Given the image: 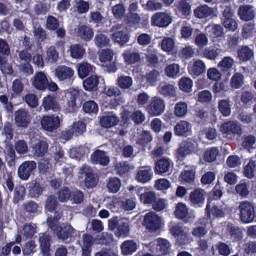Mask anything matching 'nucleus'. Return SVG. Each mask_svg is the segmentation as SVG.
Here are the masks:
<instances>
[{"instance_id": "nucleus-25", "label": "nucleus", "mask_w": 256, "mask_h": 256, "mask_svg": "<svg viewBox=\"0 0 256 256\" xmlns=\"http://www.w3.org/2000/svg\"><path fill=\"white\" fill-rule=\"evenodd\" d=\"M77 33L78 36L86 41L90 40L94 36L92 30L85 25L80 26L78 28Z\"/></svg>"}, {"instance_id": "nucleus-53", "label": "nucleus", "mask_w": 256, "mask_h": 256, "mask_svg": "<svg viewBox=\"0 0 256 256\" xmlns=\"http://www.w3.org/2000/svg\"><path fill=\"white\" fill-rule=\"evenodd\" d=\"M36 232V226L35 224H26L24 225L22 229V234L26 238H32Z\"/></svg>"}, {"instance_id": "nucleus-2", "label": "nucleus", "mask_w": 256, "mask_h": 256, "mask_svg": "<svg viewBox=\"0 0 256 256\" xmlns=\"http://www.w3.org/2000/svg\"><path fill=\"white\" fill-rule=\"evenodd\" d=\"M166 104L164 100L158 96L153 97L146 107L148 112L153 116L162 114L165 110Z\"/></svg>"}, {"instance_id": "nucleus-55", "label": "nucleus", "mask_w": 256, "mask_h": 256, "mask_svg": "<svg viewBox=\"0 0 256 256\" xmlns=\"http://www.w3.org/2000/svg\"><path fill=\"white\" fill-rule=\"evenodd\" d=\"M70 129L74 134L78 136L86 131V125L81 121L74 122Z\"/></svg>"}, {"instance_id": "nucleus-26", "label": "nucleus", "mask_w": 256, "mask_h": 256, "mask_svg": "<svg viewBox=\"0 0 256 256\" xmlns=\"http://www.w3.org/2000/svg\"><path fill=\"white\" fill-rule=\"evenodd\" d=\"M88 152V148L84 146L72 148L69 152L70 157L76 159H80Z\"/></svg>"}, {"instance_id": "nucleus-45", "label": "nucleus", "mask_w": 256, "mask_h": 256, "mask_svg": "<svg viewBox=\"0 0 256 256\" xmlns=\"http://www.w3.org/2000/svg\"><path fill=\"white\" fill-rule=\"evenodd\" d=\"M46 58L52 63L56 62L59 58L58 52L54 46H50L46 48Z\"/></svg>"}, {"instance_id": "nucleus-44", "label": "nucleus", "mask_w": 256, "mask_h": 256, "mask_svg": "<svg viewBox=\"0 0 256 256\" xmlns=\"http://www.w3.org/2000/svg\"><path fill=\"white\" fill-rule=\"evenodd\" d=\"M94 42L97 46L103 47L108 46L110 42V40L108 36L100 34L96 36Z\"/></svg>"}, {"instance_id": "nucleus-28", "label": "nucleus", "mask_w": 256, "mask_h": 256, "mask_svg": "<svg viewBox=\"0 0 256 256\" xmlns=\"http://www.w3.org/2000/svg\"><path fill=\"white\" fill-rule=\"evenodd\" d=\"M136 244L133 240L124 241L121 245V250L124 255L130 254L137 250Z\"/></svg>"}, {"instance_id": "nucleus-37", "label": "nucleus", "mask_w": 256, "mask_h": 256, "mask_svg": "<svg viewBox=\"0 0 256 256\" xmlns=\"http://www.w3.org/2000/svg\"><path fill=\"white\" fill-rule=\"evenodd\" d=\"M130 232L129 222L127 220H122L118 227V234L120 236H128Z\"/></svg>"}, {"instance_id": "nucleus-57", "label": "nucleus", "mask_w": 256, "mask_h": 256, "mask_svg": "<svg viewBox=\"0 0 256 256\" xmlns=\"http://www.w3.org/2000/svg\"><path fill=\"white\" fill-rule=\"evenodd\" d=\"M206 66L204 63L201 60H198L193 63V74L196 76H199L204 72Z\"/></svg>"}, {"instance_id": "nucleus-18", "label": "nucleus", "mask_w": 256, "mask_h": 256, "mask_svg": "<svg viewBox=\"0 0 256 256\" xmlns=\"http://www.w3.org/2000/svg\"><path fill=\"white\" fill-rule=\"evenodd\" d=\"M75 232L76 230L70 224L60 228V230L56 232L58 238L64 240L72 237Z\"/></svg>"}, {"instance_id": "nucleus-9", "label": "nucleus", "mask_w": 256, "mask_h": 256, "mask_svg": "<svg viewBox=\"0 0 256 256\" xmlns=\"http://www.w3.org/2000/svg\"><path fill=\"white\" fill-rule=\"evenodd\" d=\"M74 74V70L66 66H58L56 68L54 75L60 81L72 78Z\"/></svg>"}, {"instance_id": "nucleus-11", "label": "nucleus", "mask_w": 256, "mask_h": 256, "mask_svg": "<svg viewBox=\"0 0 256 256\" xmlns=\"http://www.w3.org/2000/svg\"><path fill=\"white\" fill-rule=\"evenodd\" d=\"M188 232L187 228H182L179 225L173 226L170 228V233L180 244H185L188 241Z\"/></svg>"}, {"instance_id": "nucleus-51", "label": "nucleus", "mask_w": 256, "mask_h": 256, "mask_svg": "<svg viewBox=\"0 0 256 256\" xmlns=\"http://www.w3.org/2000/svg\"><path fill=\"white\" fill-rule=\"evenodd\" d=\"M222 50L220 48L213 49H206L204 52V56L206 58L214 60L221 55Z\"/></svg>"}, {"instance_id": "nucleus-59", "label": "nucleus", "mask_w": 256, "mask_h": 256, "mask_svg": "<svg viewBox=\"0 0 256 256\" xmlns=\"http://www.w3.org/2000/svg\"><path fill=\"white\" fill-rule=\"evenodd\" d=\"M83 110L87 113H96L98 110V104L93 100H89L83 104Z\"/></svg>"}, {"instance_id": "nucleus-52", "label": "nucleus", "mask_w": 256, "mask_h": 256, "mask_svg": "<svg viewBox=\"0 0 256 256\" xmlns=\"http://www.w3.org/2000/svg\"><path fill=\"white\" fill-rule=\"evenodd\" d=\"M121 186L120 180L116 178L113 177L110 179L108 184V188L110 191L113 193H116L118 191Z\"/></svg>"}, {"instance_id": "nucleus-46", "label": "nucleus", "mask_w": 256, "mask_h": 256, "mask_svg": "<svg viewBox=\"0 0 256 256\" xmlns=\"http://www.w3.org/2000/svg\"><path fill=\"white\" fill-rule=\"evenodd\" d=\"M166 75L170 78H176L180 76V66L178 64H173L168 66L165 68Z\"/></svg>"}, {"instance_id": "nucleus-20", "label": "nucleus", "mask_w": 256, "mask_h": 256, "mask_svg": "<svg viewBox=\"0 0 256 256\" xmlns=\"http://www.w3.org/2000/svg\"><path fill=\"white\" fill-rule=\"evenodd\" d=\"M230 126L231 134L240 135L242 134V128L239 124L235 122L228 121L222 124L220 127V131L222 132H228V127Z\"/></svg>"}, {"instance_id": "nucleus-39", "label": "nucleus", "mask_w": 256, "mask_h": 256, "mask_svg": "<svg viewBox=\"0 0 256 256\" xmlns=\"http://www.w3.org/2000/svg\"><path fill=\"white\" fill-rule=\"evenodd\" d=\"M191 143L183 142L180 147L177 150V157L178 160H183L186 154L190 153Z\"/></svg>"}, {"instance_id": "nucleus-6", "label": "nucleus", "mask_w": 256, "mask_h": 256, "mask_svg": "<svg viewBox=\"0 0 256 256\" xmlns=\"http://www.w3.org/2000/svg\"><path fill=\"white\" fill-rule=\"evenodd\" d=\"M80 174L84 178V185L87 188H92L98 183V179L94 176L92 170L88 166H83L80 170Z\"/></svg>"}, {"instance_id": "nucleus-7", "label": "nucleus", "mask_w": 256, "mask_h": 256, "mask_svg": "<svg viewBox=\"0 0 256 256\" xmlns=\"http://www.w3.org/2000/svg\"><path fill=\"white\" fill-rule=\"evenodd\" d=\"M120 28L121 26L120 24L114 26L110 30V32H112L110 36L112 40L115 42L120 46H123L128 41L129 37L125 32L120 30Z\"/></svg>"}, {"instance_id": "nucleus-49", "label": "nucleus", "mask_w": 256, "mask_h": 256, "mask_svg": "<svg viewBox=\"0 0 256 256\" xmlns=\"http://www.w3.org/2000/svg\"><path fill=\"white\" fill-rule=\"evenodd\" d=\"M98 83V78L96 76H92L84 81L83 86L86 90H91Z\"/></svg>"}, {"instance_id": "nucleus-47", "label": "nucleus", "mask_w": 256, "mask_h": 256, "mask_svg": "<svg viewBox=\"0 0 256 256\" xmlns=\"http://www.w3.org/2000/svg\"><path fill=\"white\" fill-rule=\"evenodd\" d=\"M188 212V210L185 204L179 202L176 205L174 214L178 218L180 219L184 218L187 216Z\"/></svg>"}, {"instance_id": "nucleus-21", "label": "nucleus", "mask_w": 256, "mask_h": 256, "mask_svg": "<svg viewBox=\"0 0 256 256\" xmlns=\"http://www.w3.org/2000/svg\"><path fill=\"white\" fill-rule=\"evenodd\" d=\"M76 69L79 77L84 78L92 71L93 67L87 62H83L76 65Z\"/></svg>"}, {"instance_id": "nucleus-29", "label": "nucleus", "mask_w": 256, "mask_h": 256, "mask_svg": "<svg viewBox=\"0 0 256 256\" xmlns=\"http://www.w3.org/2000/svg\"><path fill=\"white\" fill-rule=\"evenodd\" d=\"M158 92L164 96H176V89L172 84H160L158 87Z\"/></svg>"}, {"instance_id": "nucleus-64", "label": "nucleus", "mask_w": 256, "mask_h": 256, "mask_svg": "<svg viewBox=\"0 0 256 256\" xmlns=\"http://www.w3.org/2000/svg\"><path fill=\"white\" fill-rule=\"evenodd\" d=\"M179 87L186 92H189L192 87V81L190 78H182L179 81Z\"/></svg>"}, {"instance_id": "nucleus-5", "label": "nucleus", "mask_w": 256, "mask_h": 256, "mask_svg": "<svg viewBox=\"0 0 256 256\" xmlns=\"http://www.w3.org/2000/svg\"><path fill=\"white\" fill-rule=\"evenodd\" d=\"M36 168V163L34 160L25 161L18 168V176L24 180H27Z\"/></svg>"}, {"instance_id": "nucleus-16", "label": "nucleus", "mask_w": 256, "mask_h": 256, "mask_svg": "<svg viewBox=\"0 0 256 256\" xmlns=\"http://www.w3.org/2000/svg\"><path fill=\"white\" fill-rule=\"evenodd\" d=\"M253 7L250 5H243L240 7L238 14L241 20L244 21L252 20L255 16Z\"/></svg>"}, {"instance_id": "nucleus-22", "label": "nucleus", "mask_w": 256, "mask_h": 256, "mask_svg": "<svg viewBox=\"0 0 256 256\" xmlns=\"http://www.w3.org/2000/svg\"><path fill=\"white\" fill-rule=\"evenodd\" d=\"M42 106L46 111L50 110L56 111L58 109L55 98L50 95H48L43 98Z\"/></svg>"}, {"instance_id": "nucleus-60", "label": "nucleus", "mask_w": 256, "mask_h": 256, "mask_svg": "<svg viewBox=\"0 0 256 256\" xmlns=\"http://www.w3.org/2000/svg\"><path fill=\"white\" fill-rule=\"evenodd\" d=\"M58 204L56 198L54 195H50L48 197L46 202L45 206L46 210L50 212H52L56 210Z\"/></svg>"}, {"instance_id": "nucleus-19", "label": "nucleus", "mask_w": 256, "mask_h": 256, "mask_svg": "<svg viewBox=\"0 0 256 256\" xmlns=\"http://www.w3.org/2000/svg\"><path fill=\"white\" fill-rule=\"evenodd\" d=\"M38 242L40 246L44 256H48L50 255L49 250L50 247V237L49 236L44 234H39Z\"/></svg>"}, {"instance_id": "nucleus-61", "label": "nucleus", "mask_w": 256, "mask_h": 256, "mask_svg": "<svg viewBox=\"0 0 256 256\" xmlns=\"http://www.w3.org/2000/svg\"><path fill=\"white\" fill-rule=\"evenodd\" d=\"M36 245L33 240H30L26 242L22 249L24 255L29 256L34 254L36 252Z\"/></svg>"}, {"instance_id": "nucleus-62", "label": "nucleus", "mask_w": 256, "mask_h": 256, "mask_svg": "<svg viewBox=\"0 0 256 256\" xmlns=\"http://www.w3.org/2000/svg\"><path fill=\"white\" fill-rule=\"evenodd\" d=\"M134 168V166L130 165L126 162L117 163L116 166V170L120 174H126Z\"/></svg>"}, {"instance_id": "nucleus-41", "label": "nucleus", "mask_w": 256, "mask_h": 256, "mask_svg": "<svg viewBox=\"0 0 256 256\" xmlns=\"http://www.w3.org/2000/svg\"><path fill=\"white\" fill-rule=\"evenodd\" d=\"M212 12V10L206 5L199 6L194 10V14L198 18L207 17L210 16Z\"/></svg>"}, {"instance_id": "nucleus-15", "label": "nucleus", "mask_w": 256, "mask_h": 256, "mask_svg": "<svg viewBox=\"0 0 256 256\" xmlns=\"http://www.w3.org/2000/svg\"><path fill=\"white\" fill-rule=\"evenodd\" d=\"M90 159L93 163L102 166H107L110 162V158L106 152L99 150H96L91 155Z\"/></svg>"}, {"instance_id": "nucleus-56", "label": "nucleus", "mask_w": 256, "mask_h": 256, "mask_svg": "<svg viewBox=\"0 0 256 256\" xmlns=\"http://www.w3.org/2000/svg\"><path fill=\"white\" fill-rule=\"evenodd\" d=\"M113 51L110 49L102 50L99 54V58L102 62H110L114 56Z\"/></svg>"}, {"instance_id": "nucleus-35", "label": "nucleus", "mask_w": 256, "mask_h": 256, "mask_svg": "<svg viewBox=\"0 0 256 256\" xmlns=\"http://www.w3.org/2000/svg\"><path fill=\"white\" fill-rule=\"evenodd\" d=\"M190 124L186 121H180L174 128L176 134L182 136L190 130Z\"/></svg>"}, {"instance_id": "nucleus-40", "label": "nucleus", "mask_w": 256, "mask_h": 256, "mask_svg": "<svg viewBox=\"0 0 256 256\" xmlns=\"http://www.w3.org/2000/svg\"><path fill=\"white\" fill-rule=\"evenodd\" d=\"M254 56L252 50L246 46H242L238 51V57L242 61H246L250 60Z\"/></svg>"}, {"instance_id": "nucleus-48", "label": "nucleus", "mask_w": 256, "mask_h": 256, "mask_svg": "<svg viewBox=\"0 0 256 256\" xmlns=\"http://www.w3.org/2000/svg\"><path fill=\"white\" fill-rule=\"evenodd\" d=\"M218 154V150L216 148H211L208 149L204 154V160L208 162H214Z\"/></svg>"}, {"instance_id": "nucleus-30", "label": "nucleus", "mask_w": 256, "mask_h": 256, "mask_svg": "<svg viewBox=\"0 0 256 256\" xmlns=\"http://www.w3.org/2000/svg\"><path fill=\"white\" fill-rule=\"evenodd\" d=\"M244 174L246 177L252 178L256 174V160H251L244 166Z\"/></svg>"}, {"instance_id": "nucleus-17", "label": "nucleus", "mask_w": 256, "mask_h": 256, "mask_svg": "<svg viewBox=\"0 0 256 256\" xmlns=\"http://www.w3.org/2000/svg\"><path fill=\"white\" fill-rule=\"evenodd\" d=\"M152 177V168L150 166H146V167H142L138 170L136 176V180L140 182L146 183L150 181Z\"/></svg>"}, {"instance_id": "nucleus-24", "label": "nucleus", "mask_w": 256, "mask_h": 256, "mask_svg": "<svg viewBox=\"0 0 256 256\" xmlns=\"http://www.w3.org/2000/svg\"><path fill=\"white\" fill-rule=\"evenodd\" d=\"M48 144L46 142L40 141L32 146V150L34 156H42L47 152Z\"/></svg>"}, {"instance_id": "nucleus-12", "label": "nucleus", "mask_w": 256, "mask_h": 256, "mask_svg": "<svg viewBox=\"0 0 256 256\" xmlns=\"http://www.w3.org/2000/svg\"><path fill=\"white\" fill-rule=\"evenodd\" d=\"M172 161L168 158H162L155 163V172L160 174L168 172L172 166Z\"/></svg>"}, {"instance_id": "nucleus-33", "label": "nucleus", "mask_w": 256, "mask_h": 256, "mask_svg": "<svg viewBox=\"0 0 256 256\" xmlns=\"http://www.w3.org/2000/svg\"><path fill=\"white\" fill-rule=\"evenodd\" d=\"M68 51L70 56L74 58H82L85 52L84 49L78 44L71 45Z\"/></svg>"}, {"instance_id": "nucleus-10", "label": "nucleus", "mask_w": 256, "mask_h": 256, "mask_svg": "<svg viewBox=\"0 0 256 256\" xmlns=\"http://www.w3.org/2000/svg\"><path fill=\"white\" fill-rule=\"evenodd\" d=\"M14 120L18 126L26 128L30 124L31 117L26 110L20 109L14 113Z\"/></svg>"}, {"instance_id": "nucleus-13", "label": "nucleus", "mask_w": 256, "mask_h": 256, "mask_svg": "<svg viewBox=\"0 0 256 256\" xmlns=\"http://www.w3.org/2000/svg\"><path fill=\"white\" fill-rule=\"evenodd\" d=\"M100 124L102 127L108 128L116 126L119 122L118 118L114 114H108L100 116Z\"/></svg>"}, {"instance_id": "nucleus-4", "label": "nucleus", "mask_w": 256, "mask_h": 256, "mask_svg": "<svg viewBox=\"0 0 256 256\" xmlns=\"http://www.w3.org/2000/svg\"><path fill=\"white\" fill-rule=\"evenodd\" d=\"M172 22L170 16L164 12H156L151 17L150 23L153 26L164 28L168 26Z\"/></svg>"}, {"instance_id": "nucleus-43", "label": "nucleus", "mask_w": 256, "mask_h": 256, "mask_svg": "<svg viewBox=\"0 0 256 256\" xmlns=\"http://www.w3.org/2000/svg\"><path fill=\"white\" fill-rule=\"evenodd\" d=\"M162 254H168L170 250V244L168 241L164 238H158L156 240Z\"/></svg>"}, {"instance_id": "nucleus-8", "label": "nucleus", "mask_w": 256, "mask_h": 256, "mask_svg": "<svg viewBox=\"0 0 256 256\" xmlns=\"http://www.w3.org/2000/svg\"><path fill=\"white\" fill-rule=\"evenodd\" d=\"M60 122V118L54 116H44L41 120V124L43 128L50 132L57 129Z\"/></svg>"}, {"instance_id": "nucleus-1", "label": "nucleus", "mask_w": 256, "mask_h": 256, "mask_svg": "<svg viewBox=\"0 0 256 256\" xmlns=\"http://www.w3.org/2000/svg\"><path fill=\"white\" fill-rule=\"evenodd\" d=\"M238 210L239 211L240 220L245 224L252 222L255 217V210L254 204L248 200H242L239 202Z\"/></svg>"}, {"instance_id": "nucleus-14", "label": "nucleus", "mask_w": 256, "mask_h": 256, "mask_svg": "<svg viewBox=\"0 0 256 256\" xmlns=\"http://www.w3.org/2000/svg\"><path fill=\"white\" fill-rule=\"evenodd\" d=\"M32 85L38 90H44L48 85V78L46 74L42 72L36 73L33 78Z\"/></svg>"}, {"instance_id": "nucleus-23", "label": "nucleus", "mask_w": 256, "mask_h": 256, "mask_svg": "<svg viewBox=\"0 0 256 256\" xmlns=\"http://www.w3.org/2000/svg\"><path fill=\"white\" fill-rule=\"evenodd\" d=\"M206 211L207 216L209 218H210V214L216 218H222L225 215L224 209L215 205L211 206L209 203L206 205Z\"/></svg>"}, {"instance_id": "nucleus-42", "label": "nucleus", "mask_w": 256, "mask_h": 256, "mask_svg": "<svg viewBox=\"0 0 256 256\" xmlns=\"http://www.w3.org/2000/svg\"><path fill=\"white\" fill-rule=\"evenodd\" d=\"M226 230L232 236L238 240L242 239L243 237V234L242 230L232 224H228L226 226Z\"/></svg>"}, {"instance_id": "nucleus-54", "label": "nucleus", "mask_w": 256, "mask_h": 256, "mask_svg": "<svg viewBox=\"0 0 256 256\" xmlns=\"http://www.w3.org/2000/svg\"><path fill=\"white\" fill-rule=\"evenodd\" d=\"M171 184L166 178H160L155 181L154 187L158 190H166L170 188Z\"/></svg>"}, {"instance_id": "nucleus-3", "label": "nucleus", "mask_w": 256, "mask_h": 256, "mask_svg": "<svg viewBox=\"0 0 256 256\" xmlns=\"http://www.w3.org/2000/svg\"><path fill=\"white\" fill-rule=\"evenodd\" d=\"M144 224L150 230L154 232L160 228L162 220L154 212H150L144 216Z\"/></svg>"}, {"instance_id": "nucleus-34", "label": "nucleus", "mask_w": 256, "mask_h": 256, "mask_svg": "<svg viewBox=\"0 0 256 256\" xmlns=\"http://www.w3.org/2000/svg\"><path fill=\"white\" fill-rule=\"evenodd\" d=\"M218 108L220 113L224 116H228L231 113L230 100H220L218 103Z\"/></svg>"}, {"instance_id": "nucleus-36", "label": "nucleus", "mask_w": 256, "mask_h": 256, "mask_svg": "<svg viewBox=\"0 0 256 256\" xmlns=\"http://www.w3.org/2000/svg\"><path fill=\"white\" fill-rule=\"evenodd\" d=\"M206 192L202 189H196L193 192V205L200 206L205 199Z\"/></svg>"}, {"instance_id": "nucleus-50", "label": "nucleus", "mask_w": 256, "mask_h": 256, "mask_svg": "<svg viewBox=\"0 0 256 256\" xmlns=\"http://www.w3.org/2000/svg\"><path fill=\"white\" fill-rule=\"evenodd\" d=\"M112 10L114 16L116 18L121 19L125 14L126 8L123 4H116L112 7Z\"/></svg>"}, {"instance_id": "nucleus-58", "label": "nucleus", "mask_w": 256, "mask_h": 256, "mask_svg": "<svg viewBox=\"0 0 256 256\" xmlns=\"http://www.w3.org/2000/svg\"><path fill=\"white\" fill-rule=\"evenodd\" d=\"M174 109V114L178 117H182L187 113V104L184 102H180L176 104Z\"/></svg>"}, {"instance_id": "nucleus-63", "label": "nucleus", "mask_w": 256, "mask_h": 256, "mask_svg": "<svg viewBox=\"0 0 256 256\" xmlns=\"http://www.w3.org/2000/svg\"><path fill=\"white\" fill-rule=\"evenodd\" d=\"M256 142V138L253 136H248L244 138L242 142V146L250 151L251 149L256 148L254 146Z\"/></svg>"}, {"instance_id": "nucleus-31", "label": "nucleus", "mask_w": 256, "mask_h": 256, "mask_svg": "<svg viewBox=\"0 0 256 256\" xmlns=\"http://www.w3.org/2000/svg\"><path fill=\"white\" fill-rule=\"evenodd\" d=\"M133 80L130 76H121L116 80V84L122 89H128L132 85Z\"/></svg>"}, {"instance_id": "nucleus-27", "label": "nucleus", "mask_w": 256, "mask_h": 256, "mask_svg": "<svg viewBox=\"0 0 256 256\" xmlns=\"http://www.w3.org/2000/svg\"><path fill=\"white\" fill-rule=\"evenodd\" d=\"M122 56L125 62L128 64H135L140 60V56L137 52L126 51L122 54Z\"/></svg>"}, {"instance_id": "nucleus-32", "label": "nucleus", "mask_w": 256, "mask_h": 256, "mask_svg": "<svg viewBox=\"0 0 256 256\" xmlns=\"http://www.w3.org/2000/svg\"><path fill=\"white\" fill-rule=\"evenodd\" d=\"M140 200L144 204H151L156 200V195L154 192L144 190L140 194Z\"/></svg>"}, {"instance_id": "nucleus-38", "label": "nucleus", "mask_w": 256, "mask_h": 256, "mask_svg": "<svg viewBox=\"0 0 256 256\" xmlns=\"http://www.w3.org/2000/svg\"><path fill=\"white\" fill-rule=\"evenodd\" d=\"M234 64V60L230 56L224 57L218 64V66L222 71H228Z\"/></svg>"}]
</instances>
